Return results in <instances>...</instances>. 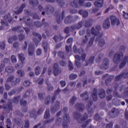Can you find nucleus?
Segmentation results:
<instances>
[{"label": "nucleus", "instance_id": "obj_41", "mask_svg": "<svg viewBox=\"0 0 128 128\" xmlns=\"http://www.w3.org/2000/svg\"><path fill=\"white\" fill-rule=\"evenodd\" d=\"M20 78H16L15 81H13L11 82V86H18V84H20Z\"/></svg>", "mask_w": 128, "mask_h": 128}, {"label": "nucleus", "instance_id": "obj_48", "mask_svg": "<svg viewBox=\"0 0 128 128\" xmlns=\"http://www.w3.org/2000/svg\"><path fill=\"white\" fill-rule=\"evenodd\" d=\"M76 100H78V98L75 97V96H73L72 99L70 100V104L72 106H74V104L76 103Z\"/></svg>", "mask_w": 128, "mask_h": 128}, {"label": "nucleus", "instance_id": "obj_49", "mask_svg": "<svg viewBox=\"0 0 128 128\" xmlns=\"http://www.w3.org/2000/svg\"><path fill=\"white\" fill-rule=\"evenodd\" d=\"M20 98V95L15 96L13 98V102L14 104H18V101Z\"/></svg>", "mask_w": 128, "mask_h": 128}, {"label": "nucleus", "instance_id": "obj_28", "mask_svg": "<svg viewBox=\"0 0 128 128\" xmlns=\"http://www.w3.org/2000/svg\"><path fill=\"white\" fill-rule=\"evenodd\" d=\"M34 46L30 45L28 47V54L30 56H34Z\"/></svg>", "mask_w": 128, "mask_h": 128}, {"label": "nucleus", "instance_id": "obj_57", "mask_svg": "<svg viewBox=\"0 0 128 128\" xmlns=\"http://www.w3.org/2000/svg\"><path fill=\"white\" fill-rule=\"evenodd\" d=\"M0 48L3 50H6V41L0 42Z\"/></svg>", "mask_w": 128, "mask_h": 128}, {"label": "nucleus", "instance_id": "obj_16", "mask_svg": "<svg viewBox=\"0 0 128 128\" xmlns=\"http://www.w3.org/2000/svg\"><path fill=\"white\" fill-rule=\"evenodd\" d=\"M83 24L84 22L82 21H80L78 24H76V25H72L71 26V32H74V30H80V28H82Z\"/></svg>", "mask_w": 128, "mask_h": 128}, {"label": "nucleus", "instance_id": "obj_5", "mask_svg": "<svg viewBox=\"0 0 128 128\" xmlns=\"http://www.w3.org/2000/svg\"><path fill=\"white\" fill-rule=\"evenodd\" d=\"M102 34H100V36H98L95 40L96 42H98V46L100 48H102V46L106 44V41L103 38H102Z\"/></svg>", "mask_w": 128, "mask_h": 128}, {"label": "nucleus", "instance_id": "obj_27", "mask_svg": "<svg viewBox=\"0 0 128 128\" xmlns=\"http://www.w3.org/2000/svg\"><path fill=\"white\" fill-rule=\"evenodd\" d=\"M73 50H74V52L75 54H82V52H84V50H82V48H78V47H76V45H74L73 46Z\"/></svg>", "mask_w": 128, "mask_h": 128}, {"label": "nucleus", "instance_id": "obj_53", "mask_svg": "<svg viewBox=\"0 0 128 128\" xmlns=\"http://www.w3.org/2000/svg\"><path fill=\"white\" fill-rule=\"evenodd\" d=\"M118 88V85H116L114 86V88L115 89V90H114L113 92L114 96H118V90H116Z\"/></svg>", "mask_w": 128, "mask_h": 128}, {"label": "nucleus", "instance_id": "obj_32", "mask_svg": "<svg viewBox=\"0 0 128 128\" xmlns=\"http://www.w3.org/2000/svg\"><path fill=\"white\" fill-rule=\"evenodd\" d=\"M5 72L7 74H12L14 72V68L12 66H7L5 68Z\"/></svg>", "mask_w": 128, "mask_h": 128}, {"label": "nucleus", "instance_id": "obj_51", "mask_svg": "<svg viewBox=\"0 0 128 128\" xmlns=\"http://www.w3.org/2000/svg\"><path fill=\"white\" fill-rule=\"evenodd\" d=\"M16 88H14L8 92V95L12 96L16 93Z\"/></svg>", "mask_w": 128, "mask_h": 128}, {"label": "nucleus", "instance_id": "obj_2", "mask_svg": "<svg viewBox=\"0 0 128 128\" xmlns=\"http://www.w3.org/2000/svg\"><path fill=\"white\" fill-rule=\"evenodd\" d=\"M75 120H77L78 124H82L88 118V115L86 112H85L82 118V114L78 112H74L73 113Z\"/></svg>", "mask_w": 128, "mask_h": 128}, {"label": "nucleus", "instance_id": "obj_58", "mask_svg": "<svg viewBox=\"0 0 128 128\" xmlns=\"http://www.w3.org/2000/svg\"><path fill=\"white\" fill-rule=\"evenodd\" d=\"M101 117L98 114H96L94 116V120L96 122H99L100 120Z\"/></svg>", "mask_w": 128, "mask_h": 128}, {"label": "nucleus", "instance_id": "obj_35", "mask_svg": "<svg viewBox=\"0 0 128 128\" xmlns=\"http://www.w3.org/2000/svg\"><path fill=\"white\" fill-rule=\"evenodd\" d=\"M79 14L82 16L83 18H87L88 16V12L86 10H80L78 11Z\"/></svg>", "mask_w": 128, "mask_h": 128}, {"label": "nucleus", "instance_id": "obj_13", "mask_svg": "<svg viewBox=\"0 0 128 128\" xmlns=\"http://www.w3.org/2000/svg\"><path fill=\"white\" fill-rule=\"evenodd\" d=\"M122 78H128V72H122L120 74L115 77V80L117 82H118V80Z\"/></svg>", "mask_w": 128, "mask_h": 128}, {"label": "nucleus", "instance_id": "obj_20", "mask_svg": "<svg viewBox=\"0 0 128 128\" xmlns=\"http://www.w3.org/2000/svg\"><path fill=\"white\" fill-rule=\"evenodd\" d=\"M74 58L76 60H75V64L76 65V66H77V68H80V66H82V64L80 62L82 60V57L78 55H76Z\"/></svg>", "mask_w": 128, "mask_h": 128}, {"label": "nucleus", "instance_id": "obj_4", "mask_svg": "<svg viewBox=\"0 0 128 128\" xmlns=\"http://www.w3.org/2000/svg\"><path fill=\"white\" fill-rule=\"evenodd\" d=\"M110 18L111 20V24L113 26H114L116 24L117 26H120V19L116 18V16H110Z\"/></svg>", "mask_w": 128, "mask_h": 128}, {"label": "nucleus", "instance_id": "obj_37", "mask_svg": "<svg viewBox=\"0 0 128 128\" xmlns=\"http://www.w3.org/2000/svg\"><path fill=\"white\" fill-rule=\"evenodd\" d=\"M53 40H54L56 42H58V40H60V42H61V40H64V37L62 36V35H58V36L55 35L53 37Z\"/></svg>", "mask_w": 128, "mask_h": 128}, {"label": "nucleus", "instance_id": "obj_50", "mask_svg": "<svg viewBox=\"0 0 128 128\" xmlns=\"http://www.w3.org/2000/svg\"><path fill=\"white\" fill-rule=\"evenodd\" d=\"M94 37H92L88 44V48H90V46H92V44H94Z\"/></svg>", "mask_w": 128, "mask_h": 128}, {"label": "nucleus", "instance_id": "obj_45", "mask_svg": "<svg viewBox=\"0 0 128 128\" xmlns=\"http://www.w3.org/2000/svg\"><path fill=\"white\" fill-rule=\"evenodd\" d=\"M42 46L44 48V52H48V42L42 41Z\"/></svg>", "mask_w": 128, "mask_h": 128}, {"label": "nucleus", "instance_id": "obj_47", "mask_svg": "<svg viewBox=\"0 0 128 128\" xmlns=\"http://www.w3.org/2000/svg\"><path fill=\"white\" fill-rule=\"evenodd\" d=\"M25 24L28 26H32V21L30 20V18H28L25 21Z\"/></svg>", "mask_w": 128, "mask_h": 128}, {"label": "nucleus", "instance_id": "obj_59", "mask_svg": "<svg viewBox=\"0 0 128 128\" xmlns=\"http://www.w3.org/2000/svg\"><path fill=\"white\" fill-rule=\"evenodd\" d=\"M90 119L88 120L86 122H84L82 126V127L83 128H86V126H88V124H90Z\"/></svg>", "mask_w": 128, "mask_h": 128}, {"label": "nucleus", "instance_id": "obj_26", "mask_svg": "<svg viewBox=\"0 0 128 128\" xmlns=\"http://www.w3.org/2000/svg\"><path fill=\"white\" fill-rule=\"evenodd\" d=\"M128 56H125L122 60V62L120 64L119 68H124L126 66V62H128Z\"/></svg>", "mask_w": 128, "mask_h": 128}, {"label": "nucleus", "instance_id": "obj_34", "mask_svg": "<svg viewBox=\"0 0 128 128\" xmlns=\"http://www.w3.org/2000/svg\"><path fill=\"white\" fill-rule=\"evenodd\" d=\"M18 40V36L14 35L12 36H10L8 40V44H12L13 42H14V40Z\"/></svg>", "mask_w": 128, "mask_h": 128}, {"label": "nucleus", "instance_id": "obj_22", "mask_svg": "<svg viewBox=\"0 0 128 128\" xmlns=\"http://www.w3.org/2000/svg\"><path fill=\"white\" fill-rule=\"evenodd\" d=\"M75 108H76L80 112H82L84 109V104L82 103H76L75 104Z\"/></svg>", "mask_w": 128, "mask_h": 128}, {"label": "nucleus", "instance_id": "obj_14", "mask_svg": "<svg viewBox=\"0 0 128 128\" xmlns=\"http://www.w3.org/2000/svg\"><path fill=\"white\" fill-rule=\"evenodd\" d=\"M28 102L26 100H24V99H21L20 100V105L22 106V112H28V106H26Z\"/></svg>", "mask_w": 128, "mask_h": 128}, {"label": "nucleus", "instance_id": "obj_3", "mask_svg": "<svg viewBox=\"0 0 128 128\" xmlns=\"http://www.w3.org/2000/svg\"><path fill=\"white\" fill-rule=\"evenodd\" d=\"M4 20H2L0 21L1 24L2 26H8V22H12V19L10 18V14L8 13V14L5 15L4 16Z\"/></svg>", "mask_w": 128, "mask_h": 128}, {"label": "nucleus", "instance_id": "obj_54", "mask_svg": "<svg viewBox=\"0 0 128 128\" xmlns=\"http://www.w3.org/2000/svg\"><path fill=\"white\" fill-rule=\"evenodd\" d=\"M35 74H36V76H39V74H40V66H37L36 68H35Z\"/></svg>", "mask_w": 128, "mask_h": 128}, {"label": "nucleus", "instance_id": "obj_11", "mask_svg": "<svg viewBox=\"0 0 128 128\" xmlns=\"http://www.w3.org/2000/svg\"><path fill=\"white\" fill-rule=\"evenodd\" d=\"M60 108V102L59 101H56L54 104V106H52L50 108V112L52 114H56V112Z\"/></svg>", "mask_w": 128, "mask_h": 128}, {"label": "nucleus", "instance_id": "obj_25", "mask_svg": "<svg viewBox=\"0 0 128 128\" xmlns=\"http://www.w3.org/2000/svg\"><path fill=\"white\" fill-rule=\"evenodd\" d=\"M80 96L83 98L84 102H86V100L90 98V97L88 96V91L81 94Z\"/></svg>", "mask_w": 128, "mask_h": 128}, {"label": "nucleus", "instance_id": "obj_43", "mask_svg": "<svg viewBox=\"0 0 128 128\" xmlns=\"http://www.w3.org/2000/svg\"><path fill=\"white\" fill-rule=\"evenodd\" d=\"M50 109H47L44 114V118L48 120V118H50Z\"/></svg>", "mask_w": 128, "mask_h": 128}, {"label": "nucleus", "instance_id": "obj_17", "mask_svg": "<svg viewBox=\"0 0 128 128\" xmlns=\"http://www.w3.org/2000/svg\"><path fill=\"white\" fill-rule=\"evenodd\" d=\"M60 70L58 68V66L57 63H55L53 66V72L54 76H56L58 74H60L61 72Z\"/></svg>", "mask_w": 128, "mask_h": 128}, {"label": "nucleus", "instance_id": "obj_42", "mask_svg": "<svg viewBox=\"0 0 128 128\" xmlns=\"http://www.w3.org/2000/svg\"><path fill=\"white\" fill-rule=\"evenodd\" d=\"M45 107L44 106H40V109L37 112V114L38 116L42 114L44 112Z\"/></svg>", "mask_w": 128, "mask_h": 128}, {"label": "nucleus", "instance_id": "obj_10", "mask_svg": "<svg viewBox=\"0 0 128 128\" xmlns=\"http://www.w3.org/2000/svg\"><path fill=\"white\" fill-rule=\"evenodd\" d=\"M110 67V60L108 58H105L102 65L100 66V68L102 70H108Z\"/></svg>", "mask_w": 128, "mask_h": 128}, {"label": "nucleus", "instance_id": "obj_38", "mask_svg": "<svg viewBox=\"0 0 128 128\" xmlns=\"http://www.w3.org/2000/svg\"><path fill=\"white\" fill-rule=\"evenodd\" d=\"M100 92L98 94L99 98H106V91L104 88H100Z\"/></svg>", "mask_w": 128, "mask_h": 128}, {"label": "nucleus", "instance_id": "obj_39", "mask_svg": "<svg viewBox=\"0 0 128 128\" xmlns=\"http://www.w3.org/2000/svg\"><path fill=\"white\" fill-rule=\"evenodd\" d=\"M92 26V20L88 19L85 22L84 26L85 28H90Z\"/></svg>", "mask_w": 128, "mask_h": 128}, {"label": "nucleus", "instance_id": "obj_60", "mask_svg": "<svg viewBox=\"0 0 128 128\" xmlns=\"http://www.w3.org/2000/svg\"><path fill=\"white\" fill-rule=\"evenodd\" d=\"M10 126H12V120L10 118H8L6 120V125L7 128H10Z\"/></svg>", "mask_w": 128, "mask_h": 128}, {"label": "nucleus", "instance_id": "obj_63", "mask_svg": "<svg viewBox=\"0 0 128 128\" xmlns=\"http://www.w3.org/2000/svg\"><path fill=\"white\" fill-rule=\"evenodd\" d=\"M17 74H18L19 76H24V72L22 70H18L16 72Z\"/></svg>", "mask_w": 128, "mask_h": 128}, {"label": "nucleus", "instance_id": "obj_24", "mask_svg": "<svg viewBox=\"0 0 128 128\" xmlns=\"http://www.w3.org/2000/svg\"><path fill=\"white\" fill-rule=\"evenodd\" d=\"M93 93L92 94V98L94 102L98 100V90L96 88H94L92 91Z\"/></svg>", "mask_w": 128, "mask_h": 128}, {"label": "nucleus", "instance_id": "obj_56", "mask_svg": "<svg viewBox=\"0 0 128 128\" xmlns=\"http://www.w3.org/2000/svg\"><path fill=\"white\" fill-rule=\"evenodd\" d=\"M32 90L29 89L26 90V92H25L24 94V98H28V96H30V93L32 92Z\"/></svg>", "mask_w": 128, "mask_h": 128}, {"label": "nucleus", "instance_id": "obj_30", "mask_svg": "<svg viewBox=\"0 0 128 128\" xmlns=\"http://www.w3.org/2000/svg\"><path fill=\"white\" fill-rule=\"evenodd\" d=\"M34 24L37 28H41L42 26H48V22H44L42 24L40 22H34Z\"/></svg>", "mask_w": 128, "mask_h": 128}, {"label": "nucleus", "instance_id": "obj_1", "mask_svg": "<svg viewBox=\"0 0 128 128\" xmlns=\"http://www.w3.org/2000/svg\"><path fill=\"white\" fill-rule=\"evenodd\" d=\"M120 50L121 52L119 54H116L113 58V62L114 64H120L122 61V58H124V54L122 52H124V50H126V47L124 46H120Z\"/></svg>", "mask_w": 128, "mask_h": 128}, {"label": "nucleus", "instance_id": "obj_15", "mask_svg": "<svg viewBox=\"0 0 128 128\" xmlns=\"http://www.w3.org/2000/svg\"><path fill=\"white\" fill-rule=\"evenodd\" d=\"M4 110H8V112L12 110V102L8 103V104H4L3 106L0 105V108H2Z\"/></svg>", "mask_w": 128, "mask_h": 128}, {"label": "nucleus", "instance_id": "obj_12", "mask_svg": "<svg viewBox=\"0 0 128 128\" xmlns=\"http://www.w3.org/2000/svg\"><path fill=\"white\" fill-rule=\"evenodd\" d=\"M100 25L96 26V28L94 27H92L91 29V32L92 36H96L100 34Z\"/></svg>", "mask_w": 128, "mask_h": 128}, {"label": "nucleus", "instance_id": "obj_33", "mask_svg": "<svg viewBox=\"0 0 128 128\" xmlns=\"http://www.w3.org/2000/svg\"><path fill=\"white\" fill-rule=\"evenodd\" d=\"M29 4L32 6H38L40 4V2L38 0H29Z\"/></svg>", "mask_w": 128, "mask_h": 128}, {"label": "nucleus", "instance_id": "obj_40", "mask_svg": "<svg viewBox=\"0 0 128 128\" xmlns=\"http://www.w3.org/2000/svg\"><path fill=\"white\" fill-rule=\"evenodd\" d=\"M30 118H34V120L38 116L36 115V108H34L33 110L30 112Z\"/></svg>", "mask_w": 128, "mask_h": 128}, {"label": "nucleus", "instance_id": "obj_19", "mask_svg": "<svg viewBox=\"0 0 128 128\" xmlns=\"http://www.w3.org/2000/svg\"><path fill=\"white\" fill-rule=\"evenodd\" d=\"M45 10L47 14H52L54 12V8L50 5H47L45 7Z\"/></svg>", "mask_w": 128, "mask_h": 128}, {"label": "nucleus", "instance_id": "obj_18", "mask_svg": "<svg viewBox=\"0 0 128 128\" xmlns=\"http://www.w3.org/2000/svg\"><path fill=\"white\" fill-rule=\"evenodd\" d=\"M64 22L66 24H70L74 22V16L72 15H69L66 17Z\"/></svg>", "mask_w": 128, "mask_h": 128}, {"label": "nucleus", "instance_id": "obj_62", "mask_svg": "<svg viewBox=\"0 0 128 128\" xmlns=\"http://www.w3.org/2000/svg\"><path fill=\"white\" fill-rule=\"evenodd\" d=\"M14 80V76H11L7 78L6 82H12Z\"/></svg>", "mask_w": 128, "mask_h": 128}, {"label": "nucleus", "instance_id": "obj_8", "mask_svg": "<svg viewBox=\"0 0 128 128\" xmlns=\"http://www.w3.org/2000/svg\"><path fill=\"white\" fill-rule=\"evenodd\" d=\"M33 36H38V38H39L40 40H38L36 38H34L33 40L36 46H38V44L40 42H42V35L40 34L37 33L36 32H32Z\"/></svg>", "mask_w": 128, "mask_h": 128}, {"label": "nucleus", "instance_id": "obj_31", "mask_svg": "<svg viewBox=\"0 0 128 128\" xmlns=\"http://www.w3.org/2000/svg\"><path fill=\"white\" fill-rule=\"evenodd\" d=\"M26 6V4L25 3L22 4L18 10L14 11V14H22V10H24V8Z\"/></svg>", "mask_w": 128, "mask_h": 128}, {"label": "nucleus", "instance_id": "obj_21", "mask_svg": "<svg viewBox=\"0 0 128 128\" xmlns=\"http://www.w3.org/2000/svg\"><path fill=\"white\" fill-rule=\"evenodd\" d=\"M110 18H107L103 22V28L104 30L110 28Z\"/></svg>", "mask_w": 128, "mask_h": 128}, {"label": "nucleus", "instance_id": "obj_55", "mask_svg": "<svg viewBox=\"0 0 128 128\" xmlns=\"http://www.w3.org/2000/svg\"><path fill=\"white\" fill-rule=\"evenodd\" d=\"M18 58L20 60L22 64H24V60H26V58L22 56V54H18Z\"/></svg>", "mask_w": 128, "mask_h": 128}, {"label": "nucleus", "instance_id": "obj_9", "mask_svg": "<svg viewBox=\"0 0 128 128\" xmlns=\"http://www.w3.org/2000/svg\"><path fill=\"white\" fill-rule=\"evenodd\" d=\"M108 114L112 118H114L118 116L120 114V110L116 108H113L109 112Z\"/></svg>", "mask_w": 128, "mask_h": 128}, {"label": "nucleus", "instance_id": "obj_29", "mask_svg": "<svg viewBox=\"0 0 128 128\" xmlns=\"http://www.w3.org/2000/svg\"><path fill=\"white\" fill-rule=\"evenodd\" d=\"M86 54H84L82 55L81 60L82 61V64L84 66H88V63L86 60Z\"/></svg>", "mask_w": 128, "mask_h": 128}, {"label": "nucleus", "instance_id": "obj_7", "mask_svg": "<svg viewBox=\"0 0 128 128\" xmlns=\"http://www.w3.org/2000/svg\"><path fill=\"white\" fill-rule=\"evenodd\" d=\"M64 122L62 124V126L64 128H68V124L70 122V115L68 114H65L64 118Z\"/></svg>", "mask_w": 128, "mask_h": 128}, {"label": "nucleus", "instance_id": "obj_64", "mask_svg": "<svg viewBox=\"0 0 128 128\" xmlns=\"http://www.w3.org/2000/svg\"><path fill=\"white\" fill-rule=\"evenodd\" d=\"M68 68H69V70H74V64L71 61L68 62Z\"/></svg>", "mask_w": 128, "mask_h": 128}, {"label": "nucleus", "instance_id": "obj_46", "mask_svg": "<svg viewBox=\"0 0 128 128\" xmlns=\"http://www.w3.org/2000/svg\"><path fill=\"white\" fill-rule=\"evenodd\" d=\"M120 100H118L116 98H114L112 100V103L116 106H120Z\"/></svg>", "mask_w": 128, "mask_h": 128}, {"label": "nucleus", "instance_id": "obj_61", "mask_svg": "<svg viewBox=\"0 0 128 128\" xmlns=\"http://www.w3.org/2000/svg\"><path fill=\"white\" fill-rule=\"evenodd\" d=\"M50 96H48L46 97V99L45 100L44 104L46 106L50 104Z\"/></svg>", "mask_w": 128, "mask_h": 128}, {"label": "nucleus", "instance_id": "obj_44", "mask_svg": "<svg viewBox=\"0 0 128 128\" xmlns=\"http://www.w3.org/2000/svg\"><path fill=\"white\" fill-rule=\"evenodd\" d=\"M55 16H56V22L58 24H60V14L56 12Z\"/></svg>", "mask_w": 128, "mask_h": 128}, {"label": "nucleus", "instance_id": "obj_52", "mask_svg": "<svg viewBox=\"0 0 128 128\" xmlns=\"http://www.w3.org/2000/svg\"><path fill=\"white\" fill-rule=\"evenodd\" d=\"M58 56L60 58H62V60H64L66 58V57H64V52L62 51H59L58 53Z\"/></svg>", "mask_w": 128, "mask_h": 128}, {"label": "nucleus", "instance_id": "obj_6", "mask_svg": "<svg viewBox=\"0 0 128 128\" xmlns=\"http://www.w3.org/2000/svg\"><path fill=\"white\" fill-rule=\"evenodd\" d=\"M84 2H86V0H74L71 2V6L75 8H78V4L80 6H84Z\"/></svg>", "mask_w": 128, "mask_h": 128}, {"label": "nucleus", "instance_id": "obj_23", "mask_svg": "<svg viewBox=\"0 0 128 128\" xmlns=\"http://www.w3.org/2000/svg\"><path fill=\"white\" fill-rule=\"evenodd\" d=\"M96 8H102L104 6V0H96L94 2Z\"/></svg>", "mask_w": 128, "mask_h": 128}, {"label": "nucleus", "instance_id": "obj_36", "mask_svg": "<svg viewBox=\"0 0 128 128\" xmlns=\"http://www.w3.org/2000/svg\"><path fill=\"white\" fill-rule=\"evenodd\" d=\"M114 78V76L112 75H110L108 78L106 79L105 84L106 86H108V84H110V82H112Z\"/></svg>", "mask_w": 128, "mask_h": 128}]
</instances>
